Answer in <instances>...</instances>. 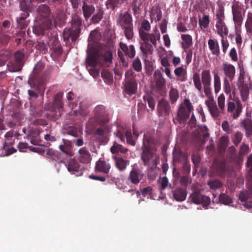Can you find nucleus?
<instances>
[{"mask_svg": "<svg viewBox=\"0 0 252 252\" xmlns=\"http://www.w3.org/2000/svg\"><path fill=\"white\" fill-rule=\"evenodd\" d=\"M158 145V141L154 134L150 132L144 134L141 154V158L144 165L151 167L157 166L159 161L157 154Z\"/></svg>", "mask_w": 252, "mask_h": 252, "instance_id": "f257e3e1", "label": "nucleus"}, {"mask_svg": "<svg viewBox=\"0 0 252 252\" xmlns=\"http://www.w3.org/2000/svg\"><path fill=\"white\" fill-rule=\"evenodd\" d=\"M139 36L142 41L140 42V49L145 55H152L153 53L154 48L153 45L157 46V40L160 38L159 32L155 33H149L140 30Z\"/></svg>", "mask_w": 252, "mask_h": 252, "instance_id": "f03ea898", "label": "nucleus"}, {"mask_svg": "<svg viewBox=\"0 0 252 252\" xmlns=\"http://www.w3.org/2000/svg\"><path fill=\"white\" fill-rule=\"evenodd\" d=\"M117 24L124 30V34L127 40L133 37V19L131 14L128 11L119 15L117 18Z\"/></svg>", "mask_w": 252, "mask_h": 252, "instance_id": "7ed1b4c3", "label": "nucleus"}, {"mask_svg": "<svg viewBox=\"0 0 252 252\" xmlns=\"http://www.w3.org/2000/svg\"><path fill=\"white\" fill-rule=\"evenodd\" d=\"M63 93L59 92L54 96L53 104H47L45 106V109L49 112L46 114L47 117L53 121L58 120L61 116L63 104L62 99Z\"/></svg>", "mask_w": 252, "mask_h": 252, "instance_id": "20e7f679", "label": "nucleus"}, {"mask_svg": "<svg viewBox=\"0 0 252 252\" xmlns=\"http://www.w3.org/2000/svg\"><path fill=\"white\" fill-rule=\"evenodd\" d=\"M44 67V64L42 62H38L34 66L32 74L28 80L29 84L35 91L40 92L44 89V79L38 75Z\"/></svg>", "mask_w": 252, "mask_h": 252, "instance_id": "39448f33", "label": "nucleus"}, {"mask_svg": "<svg viewBox=\"0 0 252 252\" xmlns=\"http://www.w3.org/2000/svg\"><path fill=\"white\" fill-rule=\"evenodd\" d=\"M205 104L214 118H217L221 116L225 111V96L223 94H221L218 98V103L219 109L218 108L216 101L213 98H209L205 101Z\"/></svg>", "mask_w": 252, "mask_h": 252, "instance_id": "423d86ee", "label": "nucleus"}, {"mask_svg": "<svg viewBox=\"0 0 252 252\" xmlns=\"http://www.w3.org/2000/svg\"><path fill=\"white\" fill-rule=\"evenodd\" d=\"M82 19L78 16H75L72 21L71 26L65 28L63 32V37L64 40L71 38L72 41H75L79 37L80 33V26L82 25Z\"/></svg>", "mask_w": 252, "mask_h": 252, "instance_id": "0eeeda50", "label": "nucleus"}, {"mask_svg": "<svg viewBox=\"0 0 252 252\" xmlns=\"http://www.w3.org/2000/svg\"><path fill=\"white\" fill-rule=\"evenodd\" d=\"M86 58V67L90 74L95 78L99 74V70L95 68V66L98 63L99 54L94 48L90 50Z\"/></svg>", "mask_w": 252, "mask_h": 252, "instance_id": "6e6552de", "label": "nucleus"}, {"mask_svg": "<svg viewBox=\"0 0 252 252\" xmlns=\"http://www.w3.org/2000/svg\"><path fill=\"white\" fill-rule=\"evenodd\" d=\"M193 110V106L189 100L185 99L184 103L181 104L179 108L177 117L175 119H173L174 122L175 123L176 121H177L181 124L184 123L187 121L190 112Z\"/></svg>", "mask_w": 252, "mask_h": 252, "instance_id": "1a4fd4ad", "label": "nucleus"}, {"mask_svg": "<svg viewBox=\"0 0 252 252\" xmlns=\"http://www.w3.org/2000/svg\"><path fill=\"white\" fill-rule=\"evenodd\" d=\"M189 199L195 204H201L205 209H208V206L211 203V199L209 197L203 195L199 190H194L189 195Z\"/></svg>", "mask_w": 252, "mask_h": 252, "instance_id": "9d476101", "label": "nucleus"}, {"mask_svg": "<svg viewBox=\"0 0 252 252\" xmlns=\"http://www.w3.org/2000/svg\"><path fill=\"white\" fill-rule=\"evenodd\" d=\"M233 20L236 26H240L245 16V10L242 5L238 2H235L232 5Z\"/></svg>", "mask_w": 252, "mask_h": 252, "instance_id": "9b49d317", "label": "nucleus"}, {"mask_svg": "<svg viewBox=\"0 0 252 252\" xmlns=\"http://www.w3.org/2000/svg\"><path fill=\"white\" fill-rule=\"evenodd\" d=\"M242 111V105L239 100L235 103L234 101H229L227 103V112L231 114L233 119H237Z\"/></svg>", "mask_w": 252, "mask_h": 252, "instance_id": "f8f14e48", "label": "nucleus"}, {"mask_svg": "<svg viewBox=\"0 0 252 252\" xmlns=\"http://www.w3.org/2000/svg\"><path fill=\"white\" fill-rule=\"evenodd\" d=\"M239 199L244 202L243 205L247 209L252 208V186L248 190L242 191L240 192Z\"/></svg>", "mask_w": 252, "mask_h": 252, "instance_id": "ddd939ff", "label": "nucleus"}, {"mask_svg": "<svg viewBox=\"0 0 252 252\" xmlns=\"http://www.w3.org/2000/svg\"><path fill=\"white\" fill-rule=\"evenodd\" d=\"M212 171L216 175L224 177L227 171L225 162L223 160H214L212 165Z\"/></svg>", "mask_w": 252, "mask_h": 252, "instance_id": "4468645a", "label": "nucleus"}, {"mask_svg": "<svg viewBox=\"0 0 252 252\" xmlns=\"http://www.w3.org/2000/svg\"><path fill=\"white\" fill-rule=\"evenodd\" d=\"M94 117L101 125L108 122L105 107L101 105L96 106L94 110Z\"/></svg>", "mask_w": 252, "mask_h": 252, "instance_id": "2eb2a0df", "label": "nucleus"}, {"mask_svg": "<svg viewBox=\"0 0 252 252\" xmlns=\"http://www.w3.org/2000/svg\"><path fill=\"white\" fill-rule=\"evenodd\" d=\"M157 111L159 115L166 117L169 115L170 112V106L169 102L164 98H162L159 101Z\"/></svg>", "mask_w": 252, "mask_h": 252, "instance_id": "dca6fc26", "label": "nucleus"}, {"mask_svg": "<svg viewBox=\"0 0 252 252\" xmlns=\"http://www.w3.org/2000/svg\"><path fill=\"white\" fill-rule=\"evenodd\" d=\"M137 90V83L135 79H130L125 80L124 92L126 94L131 95L135 94Z\"/></svg>", "mask_w": 252, "mask_h": 252, "instance_id": "f3484780", "label": "nucleus"}, {"mask_svg": "<svg viewBox=\"0 0 252 252\" xmlns=\"http://www.w3.org/2000/svg\"><path fill=\"white\" fill-rule=\"evenodd\" d=\"M63 144L59 145V149L66 157H71L74 154L72 151V143L71 141L63 139Z\"/></svg>", "mask_w": 252, "mask_h": 252, "instance_id": "a211bd4d", "label": "nucleus"}, {"mask_svg": "<svg viewBox=\"0 0 252 252\" xmlns=\"http://www.w3.org/2000/svg\"><path fill=\"white\" fill-rule=\"evenodd\" d=\"M111 169L110 164L107 161L100 158L96 162L95 170L97 172L107 174Z\"/></svg>", "mask_w": 252, "mask_h": 252, "instance_id": "6ab92c4d", "label": "nucleus"}, {"mask_svg": "<svg viewBox=\"0 0 252 252\" xmlns=\"http://www.w3.org/2000/svg\"><path fill=\"white\" fill-rule=\"evenodd\" d=\"M82 9L86 21H87L91 17L95 10L94 5L88 2L86 0H84L82 2Z\"/></svg>", "mask_w": 252, "mask_h": 252, "instance_id": "aec40b11", "label": "nucleus"}, {"mask_svg": "<svg viewBox=\"0 0 252 252\" xmlns=\"http://www.w3.org/2000/svg\"><path fill=\"white\" fill-rule=\"evenodd\" d=\"M143 174L141 171L136 168H133L130 172L127 180L133 185H138L143 178Z\"/></svg>", "mask_w": 252, "mask_h": 252, "instance_id": "412c9836", "label": "nucleus"}, {"mask_svg": "<svg viewBox=\"0 0 252 252\" xmlns=\"http://www.w3.org/2000/svg\"><path fill=\"white\" fill-rule=\"evenodd\" d=\"M78 152V159L79 162L84 164H88L91 162V155L85 147L80 148Z\"/></svg>", "mask_w": 252, "mask_h": 252, "instance_id": "4be33fe9", "label": "nucleus"}, {"mask_svg": "<svg viewBox=\"0 0 252 252\" xmlns=\"http://www.w3.org/2000/svg\"><path fill=\"white\" fill-rule=\"evenodd\" d=\"M174 198L177 201H184L187 195L186 188H177L173 191Z\"/></svg>", "mask_w": 252, "mask_h": 252, "instance_id": "5701e85b", "label": "nucleus"}, {"mask_svg": "<svg viewBox=\"0 0 252 252\" xmlns=\"http://www.w3.org/2000/svg\"><path fill=\"white\" fill-rule=\"evenodd\" d=\"M120 47L121 50L125 53L126 56L128 57L130 59L134 58L135 55V50L134 45H130L129 47L127 45L121 42L120 43Z\"/></svg>", "mask_w": 252, "mask_h": 252, "instance_id": "b1692460", "label": "nucleus"}, {"mask_svg": "<svg viewBox=\"0 0 252 252\" xmlns=\"http://www.w3.org/2000/svg\"><path fill=\"white\" fill-rule=\"evenodd\" d=\"M20 9L22 13L29 14L33 9L32 2L29 0H22L20 2Z\"/></svg>", "mask_w": 252, "mask_h": 252, "instance_id": "393cba45", "label": "nucleus"}, {"mask_svg": "<svg viewBox=\"0 0 252 252\" xmlns=\"http://www.w3.org/2000/svg\"><path fill=\"white\" fill-rule=\"evenodd\" d=\"M217 32L220 36L227 35L228 29L224 21H217L216 24Z\"/></svg>", "mask_w": 252, "mask_h": 252, "instance_id": "a878e982", "label": "nucleus"}, {"mask_svg": "<svg viewBox=\"0 0 252 252\" xmlns=\"http://www.w3.org/2000/svg\"><path fill=\"white\" fill-rule=\"evenodd\" d=\"M36 11L40 17L46 19L45 21L47 20V18L50 16L51 14L50 7L45 4H40L38 6Z\"/></svg>", "mask_w": 252, "mask_h": 252, "instance_id": "bb28decb", "label": "nucleus"}, {"mask_svg": "<svg viewBox=\"0 0 252 252\" xmlns=\"http://www.w3.org/2000/svg\"><path fill=\"white\" fill-rule=\"evenodd\" d=\"M208 44L212 54L219 56L220 54V50L218 41L216 39H209L208 41Z\"/></svg>", "mask_w": 252, "mask_h": 252, "instance_id": "cd10ccee", "label": "nucleus"}, {"mask_svg": "<svg viewBox=\"0 0 252 252\" xmlns=\"http://www.w3.org/2000/svg\"><path fill=\"white\" fill-rule=\"evenodd\" d=\"M50 28V23L46 20L43 23V25L40 24L36 25L33 27V32L36 35H41L44 34V31Z\"/></svg>", "mask_w": 252, "mask_h": 252, "instance_id": "c85d7f7f", "label": "nucleus"}, {"mask_svg": "<svg viewBox=\"0 0 252 252\" xmlns=\"http://www.w3.org/2000/svg\"><path fill=\"white\" fill-rule=\"evenodd\" d=\"M11 118L18 126H21L26 120L25 115L19 111L13 112L11 114Z\"/></svg>", "mask_w": 252, "mask_h": 252, "instance_id": "c756f323", "label": "nucleus"}, {"mask_svg": "<svg viewBox=\"0 0 252 252\" xmlns=\"http://www.w3.org/2000/svg\"><path fill=\"white\" fill-rule=\"evenodd\" d=\"M223 71L226 76L230 79V81H232L235 74V68L234 65L230 64H224Z\"/></svg>", "mask_w": 252, "mask_h": 252, "instance_id": "7c9ffc66", "label": "nucleus"}, {"mask_svg": "<svg viewBox=\"0 0 252 252\" xmlns=\"http://www.w3.org/2000/svg\"><path fill=\"white\" fill-rule=\"evenodd\" d=\"M16 151V149L10 147L7 143L5 142L0 149V157L8 156Z\"/></svg>", "mask_w": 252, "mask_h": 252, "instance_id": "2f4dec72", "label": "nucleus"}, {"mask_svg": "<svg viewBox=\"0 0 252 252\" xmlns=\"http://www.w3.org/2000/svg\"><path fill=\"white\" fill-rule=\"evenodd\" d=\"M113 158L115 160L116 167L121 171H124L128 164V161L121 157L113 156Z\"/></svg>", "mask_w": 252, "mask_h": 252, "instance_id": "473e14b6", "label": "nucleus"}, {"mask_svg": "<svg viewBox=\"0 0 252 252\" xmlns=\"http://www.w3.org/2000/svg\"><path fill=\"white\" fill-rule=\"evenodd\" d=\"M29 16V14L21 13L20 16L16 18V22L19 28L24 29L28 25L29 21L27 20V18Z\"/></svg>", "mask_w": 252, "mask_h": 252, "instance_id": "72a5a7b5", "label": "nucleus"}, {"mask_svg": "<svg viewBox=\"0 0 252 252\" xmlns=\"http://www.w3.org/2000/svg\"><path fill=\"white\" fill-rule=\"evenodd\" d=\"M241 126L245 129L247 137L252 134V120L251 119L249 118L244 119L241 122Z\"/></svg>", "mask_w": 252, "mask_h": 252, "instance_id": "f704fd0d", "label": "nucleus"}, {"mask_svg": "<svg viewBox=\"0 0 252 252\" xmlns=\"http://www.w3.org/2000/svg\"><path fill=\"white\" fill-rule=\"evenodd\" d=\"M104 11L101 8H97L96 13L94 14L91 19V21L93 24H98L103 18Z\"/></svg>", "mask_w": 252, "mask_h": 252, "instance_id": "c9c22d12", "label": "nucleus"}, {"mask_svg": "<svg viewBox=\"0 0 252 252\" xmlns=\"http://www.w3.org/2000/svg\"><path fill=\"white\" fill-rule=\"evenodd\" d=\"M67 170L70 172H78L80 165L77 161L74 159H70L67 163L65 164Z\"/></svg>", "mask_w": 252, "mask_h": 252, "instance_id": "e433bc0d", "label": "nucleus"}, {"mask_svg": "<svg viewBox=\"0 0 252 252\" xmlns=\"http://www.w3.org/2000/svg\"><path fill=\"white\" fill-rule=\"evenodd\" d=\"M110 151L113 154H116L119 153L126 154L128 151V149L124 147L122 145L118 144L116 142H115L113 146L111 147Z\"/></svg>", "mask_w": 252, "mask_h": 252, "instance_id": "4c0bfd02", "label": "nucleus"}, {"mask_svg": "<svg viewBox=\"0 0 252 252\" xmlns=\"http://www.w3.org/2000/svg\"><path fill=\"white\" fill-rule=\"evenodd\" d=\"M216 18L215 20L217 21H224L225 15H224V6L219 4L217 9H216Z\"/></svg>", "mask_w": 252, "mask_h": 252, "instance_id": "58836bf2", "label": "nucleus"}, {"mask_svg": "<svg viewBox=\"0 0 252 252\" xmlns=\"http://www.w3.org/2000/svg\"><path fill=\"white\" fill-rule=\"evenodd\" d=\"M201 81L203 85H211V76L209 70H202L201 72Z\"/></svg>", "mask_w": 252, "mask_h": 252, "instance_id": "ea45409f", "label": "nucleus"}, {"mask_svg": "<svg viewBox=\"0 0 252 252\" xmlns=\"http://www.w3.org/2000/svg\"><path fill=\"white\" fill-rule=\"evenodd\" d=\"M193 82L196 89L199 93H202V87L200 80V74L198 72H195L193 74Z\"/></svg>", "mask_w": 252, "mask_h": 252, "instance_id": "a19ab883", "label": "nucleus"}, {"mask_svg": "<svg viewBox=\"0 0 252 252\" xmlns=\"http://www.w3.org/2000/svg\"><path fill=\"white\" fill-rule=\"evenodd\" d=\"M23 63L14 62H10L7 64L8 69L9 71L11 72H18L21 70Z\"/></svg>", "mask_w": 252, "mask_h": 252, "instance_id": "79ce46f5", "label": "nucleus"}, {"mask_svg": "<svg viewBox=\"0 0 252 252\" xmlns=\"http://www.w3.org/2000/svg\"><path fill=\"white\" fill-rule=\"evenodd\" d=\"M219 201L226 205H229L233 203L232 198L225 193H221L220 194Z\"/></svg>", "mask_w": 252, "mask_h": 252, "instance_id": "37998d69", "label": "nucleus"}, {"mask_svg": "<svg viewBox=\"0 0 252 252\" xmlns=\"http://www.w3.org/2000/svg\"><path fill=\"white\" fill-rule=\"evenodd\" d=\"M64 133L70 135L71 136L77 137L79 136L80 134V130L79 129L74 126H67L65 128Z\"/></svg>", "mask_w": 252, "mask_h": 252, "instance_id": "c03bdc74", "label": "nucleus"}, {"mask_svg": "<svg viewBox=\"0 0 252 252\" xmlns=\"http://www.w3.org/2000/svg\"><path fill=\"white\" fill-rule=\"evenodd\" d=\"M151 18L155 17L157 21H159L162 18V12L160 8L158 6L153 7L150 13Z\"/></svg>", "mask_w": 252, "mask_h": 252, "instance_id": "a18cd8bd", "label": "nucleus"}, {"mask_svg": "<svg viewBox=\"0 0 252 252\" xmlns=\"http://www.w3.org/2000/svg\"><path fill=\"white\" fill-rule=\"evenodd\" d=\"M101 76L105 82L108 84H111L113 82V76L111 73L107 69H104L101 72Z\"/></svg>", "mask_w": 252, "mask_h": 252, "instance_id": "49530a36", "label": "nucleus"}, {"mask_svg": "<svg viewBox=\"0 0 252 252\" xmlns=\"http://www.w3.org/2000/svg\"><path fill=\"white\" fill-rule=\"evenodd\" d=\"M169 96L171 103H175L179 97L178 91L176 89L172 88L169 92Z\"/></svg>", "mask_w": 252, "mask_h": 252, "instance_id": "de8ad7c7", "label": "nucleus"}, {"mask_svg": "<svg viewBox=\"0 0 252 252\" xmlns=\"http://www.w3.org/2000/svg\"><path fill=\"white\" fill-rule=\"evenodd\" d=\"M222 183L218 179L211 180L208 182L207 185L211 189H217L222 186Z\"/></svg>", "mask_w": 252, "mask_h": 252, "instance_id": "09e8293b", "label": "nucleus"}, {"mask_svg": "<svg viewBox=\"0 0 252 252\" xmlns=\"http://www.w3.org/2000/svg\"><path fill=\"white\" fill-rule=\"evenodd\" d=\"M198 23L201 29L208 28L210 23L209 16L203 14L202 17L199 19Z\"/></svg>", "mask_w": 252, "mask_h": 252, "instance_id": "8fccbe9b", "label": "nucleus"}, {"mask_svg": "<svg viewBox=\"0 0 252 252\" xmlns=\"http://www.w3.org/2000/svg\"><path fill=\"white\" fill-rule=\"evenodd\" d=\"M181 38L184 41L183 46L185 48H189L192 44V37L189 34H182Z\"/></svg>", "mask_w": 252, "mask_h": 252, "instance_id": "3c124183", "label": "nucleus"}, {"mask_svg": "<svg viewBox=\"0 0 252 252\" xmlns=\"http://www.w3.org/2000/svg\"><path fill=\"white\" fill-rule=\"evenodd\" d=\"M184 72V68L183 66H180L176 68L174 70L175 74L179 77V80L181 82H184L186 80V77L185 74H183Z\"/></svg>", "mask_w": 252, "mask_h": 252, "instance_id": "603ef678", "label": "nucleus"}, {"mask_svg": "<svg viewBox=\"0 0 252 252\" xmlns=\"http://www.w3.org/2000/svg\"><path fill=\"white\" fill-rule=\"evenodd\" d=\"M238 88L240 90L241 95L243 99H244V98H247L249 94L250 89V83H247L241 86V87H238Z\"/></svg>", "mask_w": 252, "mask_h": 252, "instance_id": "864d4df0", "label": "nucleus"}, {"mask_svg": "<svg viewBox=\"0 0 252 252\" xmlns=\"http://www.w3.org/2000/svg\"><path fill=\"white\" fill-rule=\"evenodd\" d=\"M120 0H107L106 2V6L107 9L115 10L116 8L121 3Z\"/></svg>", "mask_w": 252, "mask_h": 252, "instance_id": "5fc2aeb1", "label": "nucleus"}, {"mask_svg": "<svg viewBox=\"0 0 252 252\" xmlns=\"http://www.w3.org/2000/svg\"><path fill=\"white\" fill-rule=\"evenodd\" d=\"M243 134L240 131H237L232 137V140L233 144L238 146L239 143L241 142L243 138Z\"/></svg>", "mask_w": 252, "mask_h": 252, "instance_id": "6e6d98bb", "label": "nucleus"}, {"mask_svg": "<svg viewBox=\"0 0 252 252\" xmlns=\"http://www.w3.org/2000/svg\"><path fill=\"white\" fill-rule=\"evenodd\" d=\"M245 26L247 32L250 33H252V12L248 13Z\"/></svg>", "mask_w": 252, "mask_h": 252, "instance_id": "4d7b16f0", "label": "nucleus"}, {"mask_svg": "<svg viewBox=\"0 0 252 252\" xmlns=\"http://www.w3.org/2000/svg\"><path fill=\"white\" fill-rule=\"evenodd\" d=\"M215 92L218 93L220 90V79L218 74H214V78Z\"/></svg>", "mask_w": 252, "mask_h": 252, "instance_id": "13d9d810", "label": "nucleus"}, {"mask_svg": "<svg viewBox=\"0 0 252 252\" xmlns=\"http://www.w3.org/2000/svg\"><path fill=\"white\" fill-rule=\"evenodd\" d=\"M141 0H135L132 4V10L133 14L136 15L137 13H140V10L142 9L141 5Z\"/></svg>", "mask_w": 252, "mask_h": 252, "instance_id": "bf43d9fd", "label": "nucleus"}, {"mask_svg": "<svg viewBox=\"0 0 252 252\" xmlns=\"http://www.w3.org/2000/svg\"><path fill=\"white\" fill-rule=\"evenodd\" d=\"M25 57L24 53L20 51H16L14 55L15 61L17 63H23V60Z\"/></svg>", "mask_w": 252, "mask_h": 252, "instance_id": "052dcab7", "label": "nucleus"}, {"mask_svg": "<svg viewBox=\"0 0 252 252\" xmlns=\"http://www.w3.org/2000/svg\"><path fill=\"white\" fill-rule=\"evenodd\" d=\"M9 58L8 53L4 52L0 54V66L4 65Z\"/></svg>", "mask_w": 252, "mask_h": 252, "instance_id": "680f3d73", "label": "nucleus"}, {"mask_svg": "<svg viewBox=\"0 0 252 252\" xmlns=\"http://www.w3.org/2000/svg\"><path fill=\"white\" fill-rule=\"evenodd\" d=\"M236 150L232 146L230 147L226 152V157L229 159H233L235 157Z\"/></svg>", "mask_w": 252, "mask_h": 252, "instance_id": "e2e57ef3", "label": "nucleus"}, {"mask_svg": "<svg viewBox=\"0 0 252 252\" xmlns=\"http://www.w3.org/2000/svg\"><path fill=\"white\" fill-rule=\"evenodd\" d=\"M143 99L145 101H147L149 107L154 110L155 107V101L154 98L149 95L144 96Z\"/></svg>", "mask_w": 252, "mask_h": 252, "instance_id": "0e129e2a", "label": "nucleus"}, {"mask_svg": "<svg viewBox=\"0 0 252 252\" xmlns=\"http://www.w3.org/2000/svg\"><path fill=\"white\" fill-rule=\"evenodd\" d=\"M30 114L34 118L40 117L42 115L41 111L36 109L33 106L30 107Z\"/></svg>", "mask_w": 252, "mask_h": 252, "instance_id": "69168bd1", "label": "nucleus"}, {"mask_svg": "<svg viewBox=\"0 0 252 252\" xmlns=\"http://www.w3.org/2000/svg\"><path fill=\"white\" fill-rule=\"evenodd\" d=\"M132 67L137 72H139L142 70V64L139 58H137L133 61Z\"/></svg>", "mask_w": 252, "mask_h": 252, "instance_id": "338daca9", "label": "nucleus"}, {"mask_svg": "<svg viewBox=\"0 0 252 252\" xmlns=\"http://www.w3.org/2000/svg\"><path fill=\"white\" fill-rule=\"evenodd\" d=\"M125 138L126 139L127 143L132 146L135 144V142L133 139L132 133L130 131H126L125 133Z\"/></svg>", "mask_w": 252, "mask_h": 252, "instance_id": "774afa93", "label": "nucleus"}]
</instances>
